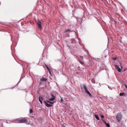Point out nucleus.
<instances>
[{
    "label": "nucleus",
    "mask_w": 127,
    "mask_h": 127,
    "mask_svg": "<svg viewBox=\"0 0 127 127\" xmlns=\"http://www.w3.org/2000/svg\"><path fill=\"white\" fill-rule=\"evenodd\" d=\"M122 116L121 113H118L116 116V118L117 120L119 122L122 119Z\"/></svg>",
    "instance_id": "f257e3e1"
},
{
    "label": "nucleus",
    "mask_w": 127,
    "mask_h": 127,
    "mask_svg": "<svg viewBox=\"0 0 127 127\" xmlns=\"http://www.w3.org/2000/svg\"><path fill=\"white\" fill-rule=\"evenodd\" d=\"M25 123L28 125L30 124L29 122H28L27 119H22L19 120L18 121V123Z\"/></svg>",
    "instance_id": "f03ea898"
},
{
    "label": "nucleus",
    "mask_w": 127,
    "mask_h": 127,
    "mask_svg": "<svg viewBox=\"0 0 127 127\" xmlns=\"http://www.w3.org/2000/svg\"><path fill=\"white\" fill-rule=\"evenodd\" d=\"M38 28L40 30L42 29V27L41 26V23L40 21H39L37 23Z\"/></svg>",
    "instance_id": "7ed1b4c3"
},
{
    "label": "nucleus",
    "mask_w": 127,
    "mask_h": 127,
    "mask_svg": "<svg viewBox=\"0 0 127 127\" xmlns=\"http://www.w3.org/2000/svg\"><path fill=\"white\" fill-rule=\"evenodd\" d=\"M83 87L85 93L87 94L90 92L87 90L86 86L85 84L83 85Z\"/></svg>",
    "instance_id": "20e7f679"
},
{
    "label": "nucleus",
    "mask_w": 127,
    "mask_h": 127,
    "mask_svg": "<svg viewBox=\"0 0 127 127\" xmlns=\"http://www.w3.org/2000/svg\"><path fill=\"white\" fill-rule=\"evenodd\" d=\"M44 103L45 105L47 107H51L52 106V105L48 104L45 101H44Z\"/></svg>",
    "instance_id": "39448f33"
},
{
    "label": "nucleus",
    "mask_w": 127,
    "mask_h": 127,
    "mask_svg": "<svg viewBox=\"0 0 127 127\" xmlns=\"http://www.w3.org/2000/svg\"><path fill=\"white\" fill-rule=\"evenodd\" d=\"M116 68V69L118 70L119 72H120L121 71V70L120 68L119 67V66L117 65H115Z\"/></svg>",
    "instance_id": "423d86ee"
},
{
    "label": "nucleus",
    "mask_w": 127,
    "mask_h": 127,
    "mask_svg": "<svg viewBox=\"0 0 127 127\" xmlns=\"http://www.w3.org/2000/svg\"><path fill=\"white\" fill-rule=\"evenodd\" d=\"M102 120L105 124L107 127H110V125L108 123H107L103 119H102Z\"/></svg>",
    "instance_id": "0eeeda50"
},
{
    "label": "nucleus",
    "mask_w": 127,
    "mask_h": 127,
    "mask_svg": "<svg viewBox=\"0 0 127 127\" xmlns=\"http://www.w3.org/2000/svg\"><path fill=\"white\" fill-rule=\"evenodd\" d=\"M48 80L47 79L43 77H42L40 79V80L41 81H46Z\"/></svg>",
    "instance_id": "6e6552de"
},
{
    "label": "nucleus",
    "mask_w": 127,
    "mask_h": 127,
    "mask_svg": "<svg viewBox=\"0 0 127 127\" xmlns=\"http://www.w3.org/2000/svg\"><path fill=\"white\" fill-rule=\"evenodd\" d=\"M73 31H74L73 30H71L70 29H67L65 30L64 33L66 32H72Z\"/></svg>",
    "instance_id": "1a4fd4ad"
},
{
    "label": "nucleus",
    "mask_w": 127,
    "mask_h": 127,
    "mask_svg": "<svg viewBox=\"0 0 127 127\" xmlns=\"http://www.w3.org/2000/svg\"><path fill=\"white\" fill-rule=\"evenodd\" d=\"M119 95L120 96H126L125 94L124 93H120L119 94Z\"/></svg>",
    "instance_id": "9d476101"
},
{
    "label": "nucleus",
    "mask_w": 127,
    "mask_h": 127,
    "mask_svg": "<svg viewBox=\"0 0 127 127\" xmlns=\"http://www.w3.org/2000/svg\"><path fill=\"white\" fill-rule=\"evenodd\" d=\"M71 43L72 44H74L75 42V41L74 39L72 38L71 39Z\"/></svg>",
    "instance_id": "9b49d317"
},
{
    "label": "nucleus",
    "mask_w": 127,
    "mask_h": 127,
    "mask_svg": "<svg viewBox=\"0 0 127 127\" xmlns=\"http://www.w3.org/2000/svg\"><path fill=\"white\" fill-rule=\"evenodd\" d=\"M91 82H92L94 83H95V81L94 79L93 78H92L91 80Z\"/></svg>",
    "instance_id": "f8f14e48"
},
{
    "label": "nucleus",
    "mask_w": 127,
    "mask_h": 127,
    "mask_svg": "<svg viewBox=\"0 0 127 127\" xmlns=\"http://www.w3.org/2000/svg\"><path fill=\"white\" fill-rule=\"evenodd\" d=\"M18 119H17L14 120H13V122L16 123H18Z\"/></svg>",
    "instance_id": "ddd939ff"
},
{
    "label": "nucleus",
    "mask_w": 127,
    "mask_h": 127,
    "mask_svg": "<svg viewBox=\"0 0 127 127\" xmlns=\"http://www.w3.org/2000/svg\"><path fill=\"white\" fill-rule=\"evenodd\" d=\"M95 117L97 119V120H99V118L98 116L96 115H95Z\"/></svg>",
    "instance_id": "4468645a"
},
{
    "label": "nucleus",
    "mask_w": 127,
    "mask_h": 127,
    "mask_svg": "<svg viewBox=\"0 0 127 127\" xmlns=\"http://www.w3.org/2000/svg\"><path fill=\"white\" fill-rule=\"evenodd\" d=\"M65 36L66 37H69V33H66L65 34Z\"/></svg>",
    "instance_id": "2eb2a0df"
},
{
    "label": "nucleus",
    "mask_w": 127,
    "mask_h": 127,
    "mask_svg": "<svg viewBox=\"0 0 127 127\" xmlns=\"http://www.w3.org/2000/svg\"><path fill=\"white\" fill-rule=\"evenodd\" d=\"M46 102L48 103H49L50 104H53L54 103V102H51L50 101H49L47 100H46Z\"/></svg>",
    "instance_id": "dca6fc26"
},
{
    "label": "nucleus",
    "mask_w": 127,
    "mask_h": 127,
    "mask_svg": "<svg viewBox=\"0 0 127 127\" xmlns=\"http://www.w3.org/2000/svg\"><path fill=\"white\" fill-rule=\"evenodd\" d=\"M38 100L40 102V103L41 104H42V101L41 100L40 96H39V98H38Z\"/></svg>",
    "instance_id": "f3484780"
},
{
    "label": "nucleus",
    "mask_w": 127,
    "mask_h": 127,
    "mask_svg": "<svg viewBox=\"0 0 127 127\" xmlns=\"http://www.w3.org/2000/svg\"><path fill=\"white\" fill-rule=\"evenodd\" d=\"M61 102L63 103H64V100H63V98L61 97Z\"/></svg>",
    "instance_id": "a211bd4d"
},
{
    "label": "nucleus",
    "mask_w": 127,
    "mask_h": 127,
    "mask_svg": "<svg viewBox=\"0 0 127 127\" xmlns=\"http://www.w3.org/2000/svg\"><path fill=\"white\" fill-rule=\"evenodd\" d=\"M55 99V97H51L49 99V100L50 101H52L53 100Z\"/></svg>",
    "instance_id": "6ab92c4d"
},
{
    "label": "nucleus",
    "mask_w": 127,
    "mask_h": 127,
    "mask_svg": "<svg viewBox=\"0 0 127 127\" xmlns=\"http://www.w3.org/2000/svg\"><path fill=\"white\" fill-rule=\"evenodd\" d=\"M88 95H89V96L91 97H92V95L90 93V92H89L88 94Z\"/></svg>",
    "instance_id": "aec40b11"
},
{
    "label": "nucleus",
    "mask_w": 127,
    "mask_h": 127,
    "mask_svg": "<svg viewBox=\"0 0 127 127\" xmlns=\"http://www.w3.org/2000/svg\"><path fill=\"white\" fill-rule=\"evenodd\" d=\"M29 112L30 113H32L33 112V111L32 109H30Z\"/></svg>",
    "instance_id": "412c9836"
},
{
    "label": "nucleus",
    "mask_w": 127,
    "mask_h": 127,
    "mask_svg": "<svg viewBox=\"0 0 127 127\" xmlns=\"http://www.w3.org/2000/svg\"><path fill=\"white\" fill-rule=\"evenodd\" d=\"M117 59V57H114V58H112V59L114 60V61H115Z\"/></svg>",
    "instance_id": "4be33fe9"
},
{
    "label": "nucleus",
    "mask_w": 127,
    "mask_h": 127,
    "mask_svg": "<svg viewBox=\"0 0 127 127\" xmlns=\"http://www.w3.org/2000/svg\"><path fill=\"white\" fill-rule=\"evenodd\" d=\"M80 58L82 60H83V57L82 56H80Z\"/></svg>",
    "instance_id": "5701e85b"
},
{
    "label": "nucleus",
    "mask_w": 127,
    "mask_h": 127,
    "mask_svg": "<svg viewBox=\"0 0 127 127\" xmlns=\"http://www.w3.org/2000/svg\"><path fill=\"white\" fill-rule=\"evenodd\" d=\"M119 66H120L121 69H123V66L122 64H120V65H119Z\"/></svg>",
    "instance_id": "b1692460"
},
{
    "label": "nucleus",
    "mask_w": 127,
    "mask_h": 127,
    "mask_svg": "<svg viewBox=\"0 0 127 127\" xmlns=\"http://www.w3.org/2000/svg\"><path fill=\"white\" fill-rule=\"evenodd\" d=\"M21 81V79H20L19 81V82L16 85V86H17L18 85V84L19 83V82H20Z\"/></svg>",
    "instance_id": "393cba45"
},
{
    "label": "nucleus",
    "mask_w": 127,
    "mask_h": 127,
    "mask_svg": "<svg viewBox=\"0 0 127 127\" xmlns=\"http://www.w3.org/2000/svg\"><path fill=\"white\" fill-rule=\"evenodd\" d=\"M46 67L47 68V69L49 71H50V69H49V68L48 67V66L46 65Z\"/></svg>",
    "instance_id": "a878e982"
},
{
    "label": "nucleus",
    "mask_w": 127,
    "mask_h": 127,
    "mask_svg": "<svg viewBox=\"0 0 127 127\" xmlns=\"http://www.w3.org/2000/svg\"><path fill=\"white\" fill-rule=\"evenodd\" d=\"M51 96L53 97H55V96L54 95H53V94H51Z\"/></svg>",
    "instance_id": "bb28decb"
},
{
    "label": "nucleus",
    "mask_w": 127,
    "mask_h": 127,
    "mask_svg": "<svg viewBox=\"0 0 127 127\" xmlns=\"http://www.w3.org/2000/svg\"><path fill=\"white\" fill-rule=\"evenodd\" d=\"M100 117L101 118H104V116L103 115H101Z\"/></svg>",
    "instance_id": "cd10ccee"
},
{
    "label": "nucleus",
    "mask_w": 127,
    "mask_h": 127,
    "mask_svg": "<svg viewBox=\"0 0 127 127\" xmlns=\"http://www.w3.org/2000/svg\"><path fill=\"white\" fill-rule=\"evenodd\" d=\"M40 98L41 100H43L44 99V98L42 97H41V98Z\"/></svg>",
    "instance_id": "c85d7f7f"
},
{
    "label": "nucleus",
    "mask_w": 127,
    "mask_h": 127,
    "mask_svg": "<svg viewBox=\"0 0 127 127\" xmlns=\"http://www.w3.org/2000/svg\"><path fill=\"white\" fill-rule=\"evenodd\" d=\"M127 70V68H125L124 69V71H125Z\"/></svg>",
    "instance_id": "c756f323"
},
{
    "label": "nucleus",
    "mask_w": 127,
    "mask_h": 127,
    "mask_svg": "<svg viewBox=\"0 0 127 127\" xmlns=\"http://www.w3.org/2000/svg\"><path fill=\"white\" fill-rule=\"evenodd\" d=\"M125 87L127 89V85H125Z\"/></svg>",
    "instance_id": "7c9ffc66"
},
{
    "label": "nucleus",
    "mask_w": 127,
    "mask_h": 127,
    "mask_svg": "<svg viewBox=\"0 0 127 127\" xmlns=\"http://www.w3.org/2000/svg\"><path fill=\"white\" fill-rule=\"evenodd\" d=\"M79 61L81 64H83V63H82V62L81 61Z\"/></svg>",
    "instance_id": "2f4dec72"
},
{
    "label": "nucleus",
    "mask_w": 127,
    "mask_h": 127,
    "mask_svg": "<svg viewBox=\"0 0 127 127\" xmlns=\"http://www.w3.org/2000/svg\"><path fill=\"white\" fill-rule=\"evenodd\" d=\"M62 126H63V127H65V126L64 125H63Z\"/></svg>",
    "instance_id": "473e14b6"
},
{
    "label": "nucleus",
    "mask_w": 127,
    "mask_h": 127,
    "mask_svg": "<svg viewBox=\"0 0 127 127\" xmlns=\"http://www.w3.org/2000/svg\"><path fill=\"white\" fill-rule=\"evenodd\" d=\"M107 38H108V39H109V38H108V37H107Z\"/></svg>",
    "instance_id": "72a5a7b5"
},
{
    "label": "nucleus",
    "mask_w": 127,
    "mask_h": 127,
    "mask_svg": "<svg viewBox=\"0 0 127 127\" xmlns=\"http://www.w3.org/2000/svg\"><path fill=\"white\" fill-rule=\"evenodd\" d=\"M41 83V82H40L39 84H40Z\"/></svg>",
    "instance_id": "f704fd0d"
},
{
    "label": "nucleus",
    "mask_w": 127,
    "mask_h": 127,
    "mask_svg": "<svg viewBox=\"0 0 127 127\" xmlns=\"http://www.w3.org/2000/svg\"><path fill=\"white\" fill-rule=\"evenodd\" d=\"M1 4V2L0 3V5Z\"/></svg>",
    "instance_id": "c9c22d12"
},
{
    "label": "nucleus",
    "mask_w": 127,
    "mask_h": 127,
    "mask_svg": "<svg viewBox=\"0 0 127 127\" xmlns=\"http://www.w3.org/2000/svg\"><path fill=\"white\" fill-rule=\"evenodd\" d=\"M105 70H106V69H105Z\"/></svg>",
    "instance_id": "e433bc0d"
}]
</instances>
